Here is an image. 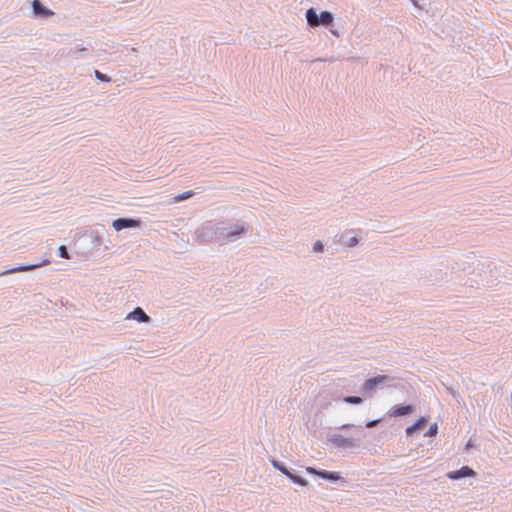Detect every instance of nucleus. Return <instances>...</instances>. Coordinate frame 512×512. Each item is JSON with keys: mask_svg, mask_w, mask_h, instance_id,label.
<instances>
[{"mask_svg": "<svg viewBox=\"0 0 512 512\" xmlns=\"http://www.w3.org/2000/svg\"><path fill=\"white\" fill-rule=\"evenodd\" d=\"M141 225L142 221L139 218L132 217H119L112 221V227L117 232L124 229L140 228Z\"/></svg>", "mask_w": 512, "mask_h": 512, "instance_id": "nucleus-4", "label": "nucleus"}, {"mask_svg": "<svg viewBox=\"0 0 512 512\" xmlns=\"http://www.w3.org/2000/svg\"><path fill=\"white\" fill-rule=\"evenodd\" d=\"M94 76L97 80L101 81V82H104V83H109L112 81L111 77L108 76L107 74H104L102 72H100L99 70L95 69L94 70Z\"/></svg>", "mask_w": 512, "mask_h": 512, "instance_id": "nucleus-17", "label": "nucleus"}, {"mask_svg": "<svg viewBox=\"0 0 512 512\" xmlns=\"http://www.w3.org/2000/svg\"><path fill=\"white\" fill-rule=\"evenodd\" d=\"M285 475H287L288 477H290L295 483H299L301 485H304L305 484V481L302 480L301 478L299 477H296V476H292L287 469L285 468H279Z\"/></svg>", "mask_w": 512, "mask_h": 512, "instance_id": "nucleus-18", "label": "nucleus"}, {"mask_svg": "<svg viewBox=\"0 0 512 512\" xmlns=\"http://www.w3.org/2000/svg\"><path fill=\"white\" fill-rule=\"evenodd\" d=\"M350 233H351L350 231L345 232V233L342 235V238H347V237H348V235H349Z\"/></svg>", "mask_w": 512, "mask_h": 512, "instance_id": "nucleus-27", "label": "nucleus"}, {"mask_svg": "<svg viewBox=\"0 0 512 512\" xmlns=\"http://www.w3.org/2000/svg\"><path fill=\"white\" fill-rule=\"evenodd\" d=\"M359 243V239L357 236H351L345 242L347 247H354Z\"/></svg>", "mask_w": 512, "mask_h": 512, "instance_id": "nucleus-20", "label": "nucleus"}, {"mask_svg": "<svg viewBox=\"0 0 512 512\" xmlns=\"http://www.w3.org/2000/svg\"><path fill=\"white\" fill-rule=\"evenodd\" d=\"M323 249H324V244L321 241L318 240L313 244L314 252H322Z\"/></svg>", "mask_w": 512, "mask_h": 512, "instance_id": "nucleus-22", "label": "nucleus"}, {"mask_svg": "<svg viewBox=\"0 0 512 512\" xmlns=\"http://www.w3.org/2000/svg\"><path fill=\"white\" fill-rule=\"evenodd\" d=\"M70 249L80 257H85L92 253L93 249L88 234V228L78 229L75 231L73 235V243L70 245Z\"/></svg>", "mask_w": 512, "mask_h": 512, "instance_id": "nucleus-2", "label": "nucleus"}, {"mask_svg": "<svg viewBox=\"0 0 512 512\" xmlns=\"http://www.w3.org/2000/svg\"><path fill=\"white\" fill-rule=\"evenodd\" d=\"M474 475L475 472L471 468H469L468 466H463L459 470L449 472L447 476L449 479L456 480L463 477H471Z\"/></svg>", "mask_w": 512, "mask_h": 512, "instance_id": "nucleus-7", "label": "nucleus"}, {"mask_svg": "<svg viewBox=\"0 0 512 512\" xmlns=\"http://www.w3.org/2000/svg\"><path fill=\"white\" fill-rule=\"evenodd\" d=\"M315 61H320V62H333L334 61V58L331 57V58H318L316 59Z\"/></svg>", "mask_w": 512, "mask_h": 512, "instance_id": "nucleus-24", "label": "nucleus"}, {"mask_svg": "<svg viewBox=\"0 0 512 512\" xmlns=\"http://www.w3.org/2000/svg\"><path fill=\"white\" fill-rule=\"evenodd\" d=\"M375 423H376V421H371V422H369V423L367 424V427H372V426H374V425H375Z\"/></svg>", "mask_w": 512, "mask_h": 512, "instance_id": "nucleus-26", "label": "nucleus"}, {"mask_svg": "<svg viewBox=\"0 0 512 512\" xmlns=\"http://www.w3.org/2000/svg\"><path fill=\"white\" fill-rule=\"evenodd\" d=\"M31 7L35 18L47 19L54 15V12L48 7L44 6L40 0H32Z\"/></svg>", "mask_w": 512, "mask_h": 512, "instance_id": "nucleus-5", "label": "nucleus"}, {"mask_svg": "<svg viewBox=\"0 0 512 512\" xmlns=\"http://www.w3.org/2000/svg\"><path fill=\"white\" fill-rule=\"evenodd\" d=\"M331 32H332L334 35L338 36V32H337V30H331Z\"/></svg>", "mask_w": 512, "mask_h": 512, "instance_id": "nucleus-28", "label": "nucleus"}, {"mask_svg": "<svg viewBox=\"0 0 512 512\" xmlns=\"http://www.w3.org/2000/svg\"><path fill=\"white\" fill-rule=\"evenodd\" d=\"M427 422L425 417H420L413 425L407 427L406 433L408 435L412 434L417 429H420Z\"/></svg>", "mask_w": 512, "mask_h": 512, "instance_id": "nucleus-15", "label": "nucleus"}, {"mask_svg": "<svg viewBox=\"0 0 512 512\" xmlns=\"http://www.w3.org/2000/svg\"><path fill=\"white\" fill-rule=\"evenodd\" d=\"M386 380H387L386 376H378V377H375V378L368 379L364 383L363 389L365 391H371V390H373L376 387V385H378L380 383H383Z\"/></svg>", "mask_w": 512, "mask_h": 512, "instance_id": "nucleus-11", "label": "nucleus"}, {"mask_svg": "<svg viewBox=\"0 0 512 512\" xmlns=\"http://www.w3.org/2000/svg\"><path fill=\"white\" fill-rule=\"evenodd\" d=\"M344 401L349 404H360L362 399L357 396H347L344 398Z\"/></svg>", "mask_w": 512, "mask_h": 512, "instance_id": "nucleus-19", "label": "nucleus"}, {"mask_svg": "<svg viewBox=\"0 0 512 512\" xmlns=\"http://www.w3.org/2000/svg\"><path fill=\"white\" fill-rule=\"evenodd\" d=\"M58 254L61 258H64V245L58 247Z\"/></svg>", "mask_w": 512, "mask_h": 512, "instance_id": "nucleus-23", "label": "nucleus"}, {"mask_svg": "<svg viewBox=\"0 0 512 512\" xmlns=\"http://www.w3.org/2000/svg\"><path fill=\"white\" fill-rule=\"evenodd\" d=\"M413 407L411 405L406 406H396L390 412L391 417H400L404 415H408L412 412Z\"/></svg>", "mask_w": 512, "mask_h": 512, "instance_id": "nucleus-12", "label": "nucleus"}, {"mask_svg": "<svg viewBox=\"0 0 512 512\" xmlns=\"http://www.w3.org/2000/svg\"><path fill=\"white\" fill-rule=\"evenodd\" d=\"M247 232L248 225L243 221L207 220L195 230L194 240L201 245L214 243L222 246L239 240Z\"/></svg>", "mask_w": 512, "mask_h": 512, "instance_id": "nucleus-1", "label": "nucleus"}, {"mask_svg": "<svg viewBox=\"0 0 512 512\" xmlns=\"http://www.w3.org/2000/svg\"><path fill=\"white\" fill-rule=\"evenodd\" d=\"M305 17L307 24L311 27H318L321 25L328 27L334 22V15L332 12L325 10L318 14L316 9L313 7L306 10Z\"/></svg>", "mask_w": 512, "mask_h": 512, "instance_id": "nucleus-3", "label": "nucleus"}, {"mask_svg": "<svg viewBox=\"0 0 512 512\" xmlns=\"http://www.w3.org/2000/svg\"><path fill=\"white\" fill-rule=\"evenodd\" d=\"M65 255H66V259H70L71 258V255H70L67 247H66Z\"/></svg>", "mask_w": 512, "mask_h": 512, "instance_id": "nucleus-25", "label": "nucleus"}, {"mask_svg": "<svg viewBox=\"0 0 512 512\" xmlns=\"http://www.w3.org/2000/svg\"><path fill=\"white\" fill-rule=\"evenodd\" d=\"M88 234L93 250L103 251L107 249V246L104 245L103 233L99 232L98 230L88 228Z\"/></svg>", "mask_w": 512, "mask_h": 512, "instance_id": "nucleus-6", "label": "nucleus"}, {"mask_svg": "<svg viewBox=\"0 0 512 512\" xmlns=\"http://www.w3.org/2000/svg\"><path fill=\"white\" fill-rule=\"evenodd\" d=\"M49 261L48 260H44L43 262L41 263H34V264H27V265H20V266H17V267H14V268H11V269H8V270H5L4 272H2L0 274V276L2 275H6V274H11V273H15V272H22V271H28V270H32L34 268H37V267H40L46 263H48Z\"/></svg>", "mask_w": 512, "mask_h": 512, "instance_id": "nucleus-8", "label": "nucleus"}, {"mask_svg": "<svg viewBox=\"0 0 512 512\" xmlns=\"http://www.w3.org/2000/svg\"><path fill=\"white\" fill-rule=\"evenodd\" d=\"M69 55H75L82 58H88L91 56L89 49L86 47H83L82 45H76L75 50L70 49L68 52Z\"/></svg>", "mask_w": 512, "mask_h": 512, "instance_id": "nucleus-13", "label": "nucleus"}, {"mask_svg": "<svg viewBox=\"0 0 512 512\" xmlns=\"http://www.w3.org/2000/svg\"><path fill=\"white\" fill-rule=\"evenodd\" d=\"M124 320H152L150 316H148L145 311L141 307H135L131 312H129Z\"/></svg>", "mask_w": 512, "mask_h": 512, "instance_id": "nucleus-9", "label": "nucleus"}, {"mask_svg": "<svg viewBox=\"0 0 512 512\" xmlns=\"http://www.w3.org/2000/svg\"><path fill=\"white\" fill-rule=\"evenodd\" d=\"M332 442L341 448L354 447L356 445L355 439L343 437L341 435H335L332 438Z\"/></svg>", "mask_w": 512, "mask_h": 512, "instance_id": "nucleus-10", "label": "nucleus"}, {"mask_svg": "<svg viewBox=\"0 0 512 512\" xmlns=\"http://www.w3.org/2000/svg\"><path fill=\"white\" fill-rule=\"evenodd\" d=\"M437 432H438V426L436 423H434L430 426L429 430L425 433V436L433 437L437 434Z\"/></svg>", "mask_w": 512, "mask_h": 512, "instance_id": "nucleus-21", "label": "nucleus"}, {"mask_svg": "<svg viewBox=\"0 0 512 512\" xmlns=\"http://www.w3.org/2000/svg\"><path fill=\"white\" fill-rule=\"evenodd\" d=\"M307 472L310 474L319 475L320 477L329 479V480H338L340 478L339 475L336 473H330V472H326V471L318 472L314 468H311V467L307 468Z\"/></svg>", "mask_w": 512, "mask_h": 512, "instance_id": "nucleus-14", "label": "nucleus"}, {"mask_svg": "<svg viewBox=\"0 0 512 512\" xmlns=\"http://www.w3.org/2000/svg\"><path fill=\"white\" fill-rule=\"evenodd\" d=\"M194 194H195V192L193 190L184 191L183 193L178 194L174 197V202H176V203L181 202L183 200H186V199L192 197Z\"/></svg>", "mask_w": 512, "mask_h": 512, "instance_id": "nucleus-16", "label": "nucleus"}]
</instances>
